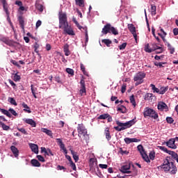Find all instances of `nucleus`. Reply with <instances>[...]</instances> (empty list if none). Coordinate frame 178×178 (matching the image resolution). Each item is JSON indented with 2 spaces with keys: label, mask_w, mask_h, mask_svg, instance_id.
<instances>
[{
  "label": "nucleus",
  "mask_w": 178,
  "mask_h": 178,
  "mask_svg": "<svg viewBox=\"0 0 178 178\" xmlns=\"http://www.w3.org/2000/svg\"><path fill=\"white\" fill-rule=\"evenodd\" d=\"M160 168L168 173L169 172L171 175H176L177 173V167L175 165V163L170 156H167L164 159L163 165Z\"/></svg>",
  "instance_id": "1"
},
{
  "label": "nucleus",
  "mask_w": 178,
  "mask_h": 178,
  "mask_svg": "<svg viewBox=\"0 0 178 178\" xmlns=\"http://www.w3.org/2000/svg\"><path fill=\"white\" fill-rule=\"evenodd\" d=\"M160 168L168 173L169 172L171 175H176L177 173V167L175 165V163L170 156H167L164 159L163 165Z\"/></svg>",
  "instance_id": "2"
},
{
  "label": "nucleus",
  "mask_w": 178,
  "mask_h": 178,
  "mask_svg": "<svg viewBox=\"0 0 178 178\" xmlns=\"http://www.w3.org/2000/svg\"><path fill=\"white\" fill-rule=\"evenodd\" d=\"M134 120H136V118L125 123L120 122L119 120H117L116 124H118V127H115L114 129L117 131H122V130H126V129H129L136 124V121Z\"/></svg>",
  "instance_id": "3"
},
{
  "label": "nucleus",
  "mask_w": 178,
  "mask_h": 178,
  "mask_svg": "<svg viewBox=\"0 0 178 178\" xmlns=\"http://www.w3.org/2000/svg\"><path fill=\"white\" fill-rule=\"evenodd\" d=\"M59 29H65L69 25L67 22V15L66 13L60 11L58 13Z\"/></svg>",
  "instance_id": "4"
},
{
  "label": "nucleus",
  "mask_w": 178,
  "mask_h": 178,
  "mask_svg": "<svg viewBox=\"0 0 178 178\" xmlns=\"http://www.w3.org/2000/svg\"><path fill=\"white\" fill-rule=\"evenodd\" d=\"M102 33L104 35H106V34L111 33H112L113 35H118L119 34L118 29L112 26L111 24H106L102 29Z\"/></svg>",
  "instance_id": "5"
},
{
  "label": "nucleus",
  "mask_w": 178,
  "mask_h": 178,
  "mask_svg": "<svg viewBox=\"0 0 178 178\" xmlns=\"http://www.w3.org/2000/svg\"><path fill=\"white\" fill-rule=\"evenodd\" d=\"M144 79H145V73L143 72H138L134 78V81H136L135 86H140L144 83Z\"/></svg>",
  "instance_id": "6"
},
{
  "label": "nucleus",
  "mask_w": 178,
  "mask_h": 178,
  "mask_svg": "<svg viewBox=\"0 0 178 178\" xmlns=\"http://www.w3.org/2000/svg\"><path fill=\"white\" fill-rule=\"evenodd\" d=\"M143 115L145 118L149 117L153 119H158V113H156L154 109L146 108L144 111Z\"/></svg>",
  "instance_id": "7"
},
{
  "label": "nucleus",
  "mask_w": 178,
  "mask_h": 178,
  "mask_svg": "<svg viewBox=\"0 0 178 178\" xmlns=\"http://www.w3.org/2000/svg\"><path fill=\"white\" fill-rule=\"evenodd\" d=\"M77 131L79 137H81V136H83V137H88L87 129H86V127L83 124H78Z\"/></svg>",
  "instance_id": "8"
},
{
  "label": "nucleus",
  "mask_w": 178,
  "mask_h": 178,
  "mask_svg": "<svg viewBox=\"0 0 178 178\" xmlns=\"http://www.w3.org/2000/svg\"><path fill=\"white\" fill-rule=\"evenodd\" d=\"M0 112H1V113H3V115H6V116H8V118H12V115H13V116H18L19 115L17 114V113H16V111H15V109L13 108H9V110L8 111V110H5L4 108H0Z\"/></svg>",
  "instance_id": "9"
},
{
  "label": "nucleus",
  "mask_w": 178,
  "mask_h": 178,
  "mask_svg": "<svg viewBox=\"0 0 178 178\" xmlns=\"http://www.w3.org/2000/svg\"><path fill=\"white\" fill-rule=\"evenodd\" d=\"M80 84L81 87L79 92L81 97H83V95H86L87 94V90L86 89V81H84V79H81Z\"/></svg>",
  "instance_id": "10"
},
{
  "label": "nucleus",
  "mask_w": 178,
  "mask_h": 178,
  "mask_svg": "<svg viewBox=\"0 0 178 178\" xmlns=\"http://www.w3.org/2000/svg\"><path fill=\"white\" fill-rule=\"evenodd\" d=\"M157 108L159 111H165V112H168L169 111V108L168 107V104H165L163 102H159L157 105Z\"/></svg>",
  "instance_id": "11"
},
{
  "label": "nucleus",
  "mask_w": 178,
  "mask_h": 178,
  "mask_svg": "<svg viewBox=\"0 0 178 178\" xmlns=\"http://www.w3.org/2000/svg\"><path fill=\"white\" fill-rule=\"evenodd\" d=\"M163 144H166L167 147L172 148V149H176V148H177V146L175 144V138H171Z\"/></svg>",
  "instance_id": "12"
},
{
  "label": "nucleus",
  "mask_w": 178,
  "mask_h": 178,
  "mask_svg": "<svg viewBox=\"0 0 178 178\" xmlns=\"http://www.w3.org/2000/svg\"><path fill=\"white\" fill-rule=\"evenodd\" d=\"M63 31L65 33V34H68V35H74V31H73V29L70 25L65 26L63 29Z\"/></svg>",
  "instance_id": "13"
},
{
  "label": "nucleus",
  "mask_w": 178,
  "mask_h": 178,
  "mask_svg": "<svg viewBox=\"0 0 178 178\" xmlns=\"http://www.w3.org/2000/svg\"><path fill=\"white\" fill-rule=\"evenodd\" d=\"M130 168H131L130 163L127 164L125 165H122L121 167L120 172H122V173L130 174L131 173V171H130Z\"/></svg>",
  "instance_id": "14"
},
{
  "label": "nucleus",
  "mask_w": 178,
  "mask_h": 178,
  "mask_svg": "<svg viewBox=\"0 0 178 178\" xmlns=\"http://www.w3.org/2000/svg\"><path fill=\"white\" fill-rule=\"evenodd\" d=\"M1 41L9 47H13V45H15V42H13V40H9L8 38H2Z\"/></svg>",
  "instance_id": "15"
},
{
  "label": "nucleus",
  "mask_w": 178,
  "mask_h": 178,
  "mask_svg": "<svg viewBox=\"0 0 178 178\" xmlns=\"http://www.w3.org/2000/svg\"><path fill=\"white\" fill-rule=\"evenodd\" d=\"M41 131L47 134V136H49V137H51V138H54V134L52 133V131L47 128H41Z\"/></svg>",
  "instance_id": "16"
},
{
  "label": "nucleus",
  "mask_w": 178,
  "mask_h": 178,
  "mask_svg": "<svg viewBox=\"0 0 178 178\" xmlns=\"http://www.w3.org/2000/svg\"><path fill=\"white\" fill-rule=\"evenodd\" d=\"M23 120L27 124H30L31 127H35L37 126L35 121H34L33 119L28 118V119H24Z\"/></svg>",
  "instance_id": "17"
},
{
  "label": "nucleus",
  "mask_w": 178,
  "mask_h": 178,
  "mask_svg": "<svg viewBox=\"0 0 178 178\" xmlns=\"http://www.w3.org/2000/svg\"><path fill=\"white\" fill-rule=\"evenodd\" d=\"M30 148L32 151V152H34V154H38V145L34 143L29 144Z\"/></svg>",
  "instance_id": "18"
},
{
  "label": "nucleus",
  "mask_w": 178,
  "mask_h": 178,
  "mask_svg": "<svg viewBox=\"0 0 178 178\" xmlns=\"http://www.w3.org/2000/svg\"><path fill=\"white\" fill-rule=\"evenodd\" d=\"M152 49H153V52H154V51H156L157 49H159V51H156V54H162V52H163V49H162V47L156 45V44H152Z\"/></svg>",
  "instance_id": "19"
},
{
  "label": "nucleus",
  "mask_w": 178,
  "mask_h": 178,
  "mask_svg": "<svg viewBox=\"0 0 178 178\" xmlns=\"http://www.w3.org/2000/svg\"><path fill=\"white\" fill-rule=\"evenodd\" d=\"M10 149L15 158H17L19 156V149L15 146H11Z\"/></svg>",
  "instance_id": "20"
},
{
  "label": "nucleus",
  "mask_w": 178,
  "mask_h": 178,
  "mask_svg": "<svg viewBox=\"0 0 178 178\" xmlns=\"http://www.w3.org/2000/svg\"><path fill=\"white\" fill-rule=\"evenodd\" d=\"M124 141H125L126 144H131V143H138V139L125 138Z\"/></svg>",
  "instance_id": "21"
},
{
  "label": "nucleus",
  "mask_w": 178,
  "mask_h": 178,
  "mask_svg": "<svg viewBox=\"0 0 178 178\" xmlns=\"http://www.w3.org/2000/svg\"><path fill=\"white\" fill-rule=\"evenodd\" d=\"M31 163L32 166H34L35 168H40V166H41V163H40L37 159H32L31 161Z\"/></svg>",
  "instance_id": "22"
},
{
  "label": "nucleus",
  "mask_w": 178,
  "mask_h": 178,
  "mask_svg": "<svg viewBox=\"0 0 178 178\" xmlns=\"http://www.w3.org/2000/svg\"><path fill=\"white\" fill-rule=\"evenodd\" d=\"M70 151L72 155V158L74 159V161H75V162H78L79 161V155H77V152H74L72 149H70Z\"/></svg>",
  "instance_id": "23"
},
{
  "label": "nucleus",
  "mask_w": 178,
  "mask_h": 178,
  "mask_svg": "<svg viewBox=\"0 0 178 178\" xmlns=\"http://www.w3.org/2000/svg\"><path fill=\"white\" fill-rule=\"evenodd\" d=\"M63 51L65 52V56H69L70 55V50H69V44H65L63 47Z\"/></svg>",
  "instance_id": "24"
},
{
  "label": "nucleus",
  "mask_w": 178,
  "mask_h": 178,
  "mask_svg": "<svg viewBox=\"0 0 178 178\" xmlns=\"http://www.w3.org/2000/svg\"><path fill=\"white\" fill-rule=\"evenodd\" d=\"M165 45H167L168 50L170 51V54H175V47H172V44H170V43H169L168 42H165Z\"/></svg>",
  "instance_id": "25"
},
{
  "label": "nucleus",
  "mask_w": 178,
  "mask_h": 178,
  "mask_svg": "<svg viewBox=\"0 0 178 178\" xmlns=\"http://www.w3.org/2000/svg\"><path fill=\"white\" fill-rule=\"evenodd\" d=\"M128 29L131 34L137 33V31H136V26H134L133 24H128Z\"/></svg>",
  "instance_id": "26"
},
{
  "label": "nucleus",
  "mask_w": 178,
  "mask_h": 178,
  "mask_svg": "<svg viewBox=\"0 0 178 178\" xmlns=\"http://www.w3.org/2000/svg\"><path fill=\"white\" fill-rule=\"evenodd\" d=\"M72 22H74V24H76V27L79 30H81V29H83V30H86V28L81 26V24H79V22H77V19H76V17H72Z\"/></svg>",
  "instance_id": "27"
},
{
  "label": "nucleus",
  "mask_w": 178,
  "mask_h": 178,
  "mask_svg": "<svg viewBox=\"0 0 178 178\" xmlns=\"http://www.w3.org/2000/svg\"><path fill=\"white\" fill-rule=\"evenodd\" d=\"M22 106L23 108H24V112H26L27 113H31V110H30V108L29 107V106H28L26 104H25L24 102H23V103L22 104Z\"/></svg>",
  "instance_id": "28"
},
{
  "label": "nucleus",
  "mask_w": 178,
  "mask_h": 178,
  "mask_svg": "<svg viewBox=\"0 0 178 178\" xmlns=\"http://www.w3.org/2000/svg\"><path fill=\"white\" fill-rule=\"evenodd\" d=\"M143 159H144V161L145 162H147V163H149V162H151V160L149 159V157L148 156V155L147 154V153L145 152V153H143L141 154Z\"/></svg>",
  "instance_id": "29"
},
{
  "label": "nucleus",
  "mask_w": 178,
  "mask_h": 178,
  "mask_svg": "<svg viewBox=\"0 0 178 178\" xmlns=\"http://www.w3.org/2000/svg\"><path fill=\"white\" fill-rule=\"evenodd\" d=\"M106 138L108 141H110L112 136H111V132L109 131V128H106L105 129Z\"/></svg>",
  "instance_id": "30"
},
{
  "label": "nucleus",
  "mask_w": 178,
  "mask_h": 178,
  "mask_svg": "<svg viewBox=\"0 0 178 178\" xmlns=\"http://www.w3.org/2000/svg\"><path fill=\"white\" fill-rule=\"evenodd\" d=\"M8 6L7 7H4L3 8V10H4V12L6 14L8 22H9V23H11V22H10V13H9V10H8Z\"/></svg>",
  "instance_id": "31"
},
{
  "label": "nucleus",
  "mask_w": 178,
  "mask_h": 178,
  "mask_svg": "<svg viewBox=\"0 0 178 178\" xmlns=\"http://www.w3.org/2000/svg\"><path fill=\"white\" fill-rule=\"evenodd\" d=\"M151 15L152 16H155V15H156V6L154 4L151 5Z\"/></svg>",
  "instance_id": "32"
},
{
  "label": "nucleus",
  "mask_w": 178,
  "mask_h": 178,
  "mask_svg": "<svg viewBox=\"0 0 178 178\" xmlns=\"http://www.w3.org/2000/svg\"><path fill=\"white\" fill-rule=\"evenodd\" d=\"M19 24L22 30H24V19L22 17H19Z\"/></svg>",
  "instance_id": "33"
},
{
  "label": "nucleus",
  "mask_w": 178,
  "mask_h": 178,
  "mask_svg": "<svg viewBox=\"0 0 178 178\" xmlns=\"http://www.w3.org/2000/svg\"><path fill=\"white\" fill-rule=\"evenodd\" d=\"M145 51L151 54V52H154V49L149 48V44L147 43L145 45Z\"/></svg>",
  "instance_id": "34"
},
{
  "label": "nucleus",
  "mask_w": 178,
  "mask_h": 178,
  "mask_svg": "<svg viewBox=\"0 0 178 178\" xmlns=\"http://www.w3.org/2000/svg\"><path fill=\"white\" fill-rule=\"evenodd\" d=\"M102 42H103V44H105L106 47H111V44H112V40L109 39H103L102 40Z\"/></svg>",
  "instance_id": "35"
},
{
  "label": "nucleus",
  "mask_w": 178,
  "mask_h": 178,
  "mask_svg": "<svg viewBox=\"0 0 178 178\" xmlns=\"http://www.w3.org/2000/svg\"><path fill=\"white\" fill-rule=\"evenodd\" d=\"M108 113L102 114L99 117H97V119L99 120H105V119L108 118Z\"/></svg>",
  "instance_id": "36"
},
{
  "label": "nucleus",
  "mask_w": 178,
  "mask_h": 178,
  "mask_svg": "<svg viewBox=\"0 0 178 178\" xmlns=\"http://www.w3.org/2000/svg\"><path fill=\"white\" fill-rule=\"evenodd\" d=\"M58 145H59L60 148L62 149L63 147H65L64 143L62 141V139L60 138H56Z\"/></svg>",
  "instance_id": "37"
},
{
  "label": "nucleus",
  "mask_w": 178,
  "mask_h": 178,
  "mask_svg": "<svg viewBox=\"0 0 178 178\" xmlns=\"http://www.w3.org/2000/svg\"><path fill=\"white\" fill-rule=\"evenodd\" d=\"M0 125L1 126L3 130H6V131H8L10 129V127L5 124V123L0 121Z\"/></svg>",
  "instance_id": "38"
},
{
  "label": "nucleus",
  "mask_w": 178,
  "mask_h": 178,
  "mask_svg": "<svg viewBox=\"0 0 178 178\" xmlns=\"http://www.w3.org/2000/svg\"><path fill=\"white\" fill-rule=\"evenodd\" d=\"M8 102H10L11 105H15V106H17V103L16 102V100H15V98L13 97H8Z\"/></svg>",
  "instance_id": "39"
},
{
  "label": "nucleus",
  "mask_w": 178,
  "mask_h": 178,
  "mask_svg": "<svg viewBox=\"0 0 178 178\" xmlns=\"http://www.w3.org/2000/svg\"><path fill=\"white\" fill-rule=\"evenodd\" d=\"M152 33L153 36L156 38V41L158 42H161V39L159 38V37L156 36V35L155 34V28L154 27L152 28Z\"/></svg>",
  "instance_id": "40"
},
{
  "label": "nucleus",
  "mask_w": 178,
  "mask_h": 178,
  "mask_svg": "<svg viewBox=\"0 0 178 178\" xmlns=\"http://www.w3.org/2000/svg\"><path fill=\"white\" fill-rule=\"evenodd\" d=\"M75 2L78 6H80L81 8H83L84 6V0H75Z\"/></svg>",
  "instance_id": "41"
},
{
  "label": "nucleus",
  "mask_w": 178,
  "mask_h": 178,
  "mask_svg": "<svg viewBox=\"0 0 178 178\" xmlns=\"http://www.w3.org/2000/svg\"><path fill=\"white\" fill-rule=\"evenodd\" d=\"M137 148H138V151H139L140 155H142V154H144L145 152V150L144 149V147H143L142 145H138Z\"/></svg>",
  "instance_id": "42"
},
{
  "label": "nucleus",
  "mask_w": 178,
  "mask_h": 178,
  "mask_svg": "<svg viewBox=\"0 0 178 178\" xmlns=\"http://www.w3.org/2000/svg\"><path fill=\"white\" fill-rule=\"evenodd\" d=\"M36 9L39 10V12H44V6L40 3L36 4Z\"/></svg>",
  "instance_id": "43"
},
{
  "label": "nucleus",
  "mask_w": 178,
  "mask_h": 178,
  "mask_svg": "<svg viewBox=\"0 0 178 178\" xmlns=\"http://www.w3.org/2000/svg\"><path fill=\"white\" fill-rule=\"evenodd\" d=\"M163 65H166V62H154V66H158L159 67H164Z\"/></svg>",
  "instance_id": "44"
},
{
  "label": "nucleus",
  "mask_w": 178,
  "mask_h": 178,
  "mask_svg": "<svg viewBox=\"0 0 178 178\" xmlns=\"http://www.w3.org/2000/svg\"><path fill=\"white\" fill-rule=\"evenodd\" d=\"M149 160L151 161H154V159H155V152L154 151H151L149 154Z\"/></svg>",
  "instance_id": "45"
},
{
  "label": "nucleus",
  "mask_w": 178,
  "mask_h": 178,
  "mask_svg": "<svg viewBox=\"0 0 178 178\" xmlns=\"http://www.w3.org/2000/svg\"><path fill=\"white\" fill-rule=\"evenodd\" d=\"M129 99H130V102L131 104H132L133 106H134V108H136V99H134V95H132L130 97H129Z\"/></svg>",
  "instance_id": "46"
},
{
  "label": "nucleus",
  "mask_w": 178,
  "mask_h": 178,
  "mask_svg": "<svg viewBox=\"0 0 178 178\" xmlns=\"http://www.w3.org/2000/svg\"><path fill=\"white\" fill-rule=\"evenodd\" d=\"M150 87H152V90H153L154 92H157V94H160L159 89L155 87V85L152 83L150 84Z\"/></svg>",
  "instance_id": "47"
},
{
  "label": "nucleus",
  "mask_w": 178,
  "mask_h": 178,
  "mask_svg": "<svg viewBox=\"0 0 178 178\" xmlns=\"http://www.w3.org/2000/svg\"><path fill=\"white\" fill-rule=\"evenodd\" d=\"M31 90L34 98H37V95H35V91H37V88H33V86L31 85Z\"/></svg>",
  "instance_id": "48"
},
{
  "label": "nucleus",
  "mask_w": 178,
  "mask_h": 178,
  "mask_svg": "<svg viewBox=\"0 0 178 178\" xmlns=\"http://www.w3.org/2000/svg\"><path fill=\"white\" fill-rule=\"evenodd\" d=\"M152 98V93H146L145 95V100L149 101Z\"/></svg>",
  "instance_id": "49"
},
{
  "label": "nucleus",
  "mask_w": 178,
  "mask_h": 178,
  "mask_svg": "<svg viewBox=\"0 0 178 178\" xmlns=\"http://www.w3.org/2000/svg\"><path fill=\"white\" fill-rule=\"evenodd\" d=\"M80 66L81 72H83V74L87 76V72H86V67L84 66V64L81 63Z\"/></svg>",
  "instance_id": "50"
},
{
  "label": "nucleus",
  "mask_w": 178,
  "mask_h": 178,
  "mask_svg": "<svg viewBox=\"0 0 178 178\" xmlns=\"http://www.w3.org/2000/svg\"><path fill=\"white\" fill-rule=\"evenodd\" d=\"M54 79L56 83H58V84H62V79H60V76H59V75H56L54 77Z\"/></svg>",
  "instance_id": "51"
},
{
  "label": "nucleus",
  "mask_w": 178,
  "mask_h": 178,
  "mask_svg": "<svg viewBox=\"0 0 178 178\" xmlns=\"http://www.w3.org/2000/svg\"><path fill=\"white\" fill-rule=\"evenodd\" d=\"M66 72L67 73H68V74H70L71 76H74V70H73V69L67 68Z\"/></svg>",
  "instance_id": "52"
},
{
  "label": "nucleus",
  "mask_w": 178,
  "mask_h": 178,
  "mask_svg": "<svg viewBox=\"0 0 178 178\" xmlns=\"http://www.w3.org/2000/svg\"><path fill=\"white\" fill-rule=\"evenodd\" d=\"M17 131L22 133V134H25V136H27L29 133H27V131L24 128H17Z\"/></svg>",
  "instance_id": "53"
},
{
  "label": "nucleus",
  "mask_w": 178,
  "mask_h": 178,
  "mask_svg": "<svg viewBox=\"0 0 178 178\" xmlns=\"http://www.w3.org/2000/svg\"><path fill=\"white\" fill-rule=\"evenodd\" d=\"M118 111H119L120 112H121V113H126V106L122 105V106H121V108L119 107V108H118Z\"/></svg>",
  "instance_id": "54"
},
{
  "label": "nucleus",
  "mask_w": 178,
  "mask_h": 178,
  "mask_svg": "<svg viewBox=\"0 0 178 178\" xmlns=\"http://www.w3.org/2000/svg\"><path fill=\"white\" fill-rule=\"evenodd\" d=\"M166 122H167V123L172 124V123H173V122H175V120H173V118H172V117H167Z\"/></svg>",
  "instance_id": "55"
},
{
  "label": "nucleus",
  "mask_w": 178,
  "mask_h": 178,
  "mask_svg": "<svg viewBox=\"0 0 178 178\" xmlns=\"http://www.w3.org/2000/svg\"><path fill=\"white\" fill-rule=\"evenodd\" d=\"M168 91V88H161L160 89V95H163Z\"/></svg>",
  "instance_id": "56"
},
{
  "label": "nucleus",
  "mask_w": 178,
  "mask_h": 178,
  "mask_svg": "<svg viewBox=\"0 0 178 178\" xmlns=\"http://www.w3.org/2000/svg\"><path fill=\"white\" fill-rule=\"evenodd\" d=\"M127 46V43L124 42L121 45L119 46L120 51H123V49H126V47Z\"/></svg>",
  "instance_id": "57"
},
{
  "label": "nucleus",
  "mask_w": 178,
  "mask_h": 178,
  "mask_svg": "<svg viewBox=\"0 0 178 178\" xmlns=\"http://www.w3.org/2000/svg\"><path fill=\"white\" fill-rule=\"evenodd\" d=\"M20 79V75H18L17 73L14 74V81H19Z\"/></svg>",
  "instance_id": "58"
},
{
  "label": "nucleus",
  "mask_w": 178,
  "mask_h": 178,
  "mask_svg": "<svg viewBox=\"0 0 178 178\" xmlns=\"http://www.w3.org/2000/svg\"><path fill=\"white\" fill-rule=\"evenodd\" d=\"M41 152H44L45 154V155L49 156V154L48 153V149L45 148V147H41Z\"/></svg>",
  "instance_id": "59"
},
{
  "label": "nucleus",
  "mask_w": 178,
  "mask_h": 178,
  "mask_svg": "<svg viewBox=\"0 0 178 178\" xmlns=\"http://www.w3.org/2000/svg\"><path fill=\"white\" fill-rule=\"evenodd\" d=\"M37 158H38V161H40V162H45V159H44V156H42L41 155H38Z\"/></svg>",
  "instance_id": "60"
},
{
  "label": "nucleus",
  "mask_w": 178,
  "mask_h": 178,
  "mask_svg": "<svg viewBox=\"0 0 178 178\" xmlns=\"http://www.w3.org/2000/svg\"><path fill=\"white\" fill-rule=\"evenodd\" d=\"M126 87H127L126 83L122 84L121 88V92L122 94H124V92H126Z\"/></svg>",
  "instance_id": "61"
},
{
  "label": "nucleus",
  "mask_w": 178,
  "mask_h": 178,
  "mask_svg": "<svg viewBox=\"0 0 178 178\" xmlns=\"http://www.w3.org/2000/svg\"><path fill=\"white\" fill-rule=\"evenodd\" d=\"M95 164V159H90V168H92Z\"/></svg>",
  "instance_id": "62"
},
{
  "label": "nucleus",
  "mask_w": 178,
  "mask_h": 178,
  "mask_svg": "<svg viewBox=\"0 0 178 178\" xmlns=\"http://www.w3.org/2000/svg\"><path fill=\"white\" fill-rule=\"evenodd\" d=\"M70 166L74 170H76V164L73 163V161L70 162Z\"/></svg>",
  "instance_id": "63"
},
{
  "label": "nucleus",
  "mask_w": 178,
  "mask_h": 178,
  "mask_svg": "<svg viewBox=\"0 0 178 178\" xmlns=\"http://www.w3.org/2000/svg\"><path fill=\"white\" fill-rule=\"evenodd\" d=\"M173 34L174 35H178V28H175L173 29Z\"/></svg>",
  "instance_id": "64"
}]
</instances>
